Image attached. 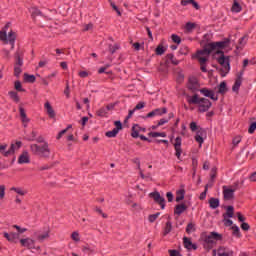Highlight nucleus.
<instances>
[{
    "mask_svg": "<svg viewBox=\"0 0 256 256\" xmlns=\"http://www.w3.org/2000/svg\"><path fill=\"white\" fill-rule=\"evenodd\" d=\"M229 43H231V39L226 38L220 42H212L207 44L204 49L198 50L194 55H192V59H197L200 63V69L203 73H207V61H209V55L213 52L221 53V49H225V47H229Z\"/></svg>",
    "mask_w": 256,
    "mask_h": 256,
    "instance_id": "1",
    "label": "nucleus"
},
{
    "mask_svg": "<svg viewBox=\"0 0 256 256\" xmlns=\"http://www.w3.org/2000/svg\"><path fill=\"white\" fill-rule=\"evenodd\" d=\"M37 143H43V145L31 144L30 151L33 155H37L38 157H43L44 159H48L51 155V150L49 149V143L45 141L43 136H40L36 139Z\"/></svg>",
    "mask_w": 256,
    "mask_h": 256,
    "instance_id": "2",
    "label": "nucleus"
},
{
    "mask_svg": "<svg viewBox=\"0 0 256 256\" xmlns=\"http://www.w3.org/2000/svg\"><path fill=\"white\" fill-rule=\"evenodd\" d=\"M188 103L190 105H197L200 113H205L211 109V101L207 98H201L199 95L194 94L188 97Z\"/></svg>",
    "mask_w": 256,
    "mask_h": 256,
    "instance_id": "3",
    "label": "nucleus"
},
{
    "mask_svg": "<svg viewBox=\"0 0 256 256\" xmlns=\"http://www.w3.org/2000/svg\"><path fill=\"white\" fill-rule=\"evenodd\" d=\"M9 25V23L6 24L3 31H0V41H3L4 43H10L11 49H15V39H17V36L13 31L9 32L7 36V29H9Z\"/></svg>",
    "mask_w": 256,
    "mask_h": 256,
    "instance_id": "4",
    "label": "nucleus"
},
{
    "mask_svg": "<svg viewBox=\"0 0 256 256\" xmlns=\"http://www.w3.org/2000/svg\"><path fill=\"white\" fill-rule=\"evenodd\" d=\"M223 236L217 232H211L210 234L206 235L204 238V245L207 249H212V247L217 243V241H221Z\"/></svg>",
    "mask_w": 256,
    "mask_h": 256,
    "instance_id": "5",
    "label": "nucleus"
},
{
    "mask_svg": "<svg viewBox=\"0 0 256 256\" xmlns=\"http://www.w3.org/2000/svg\"><path fill=\"white\" fill-rule=\"evenodd\" d=\"M21 145H22L21 141H17L16 143L11 144L9 150L6 151L7 144H1L0 153L4 155V157H9V155H13L15 151H19V149H21Z\"/></svg>",
    "mask_w": 256,
    "mask_h": 256,
    "instance_id": "6",
    "label": "nucleus"
},
{
    "mask_svg": "<svg viewBox=\"0 0 256 256\" xmlns=\"http://www.w3.org/2000/svg\"><path fill=\"white\" fill-rule=\"evenodd\" d=\"M166 59L167 60L165 65L161 64L159 68V71H161L162 73L167 72V67H169V63H172V65H177L179 63V60H177L173 54H168Z\"/></svg>",
    "mask_w": 256,
    "mask_h": 256,
    "instance_id": "7",
    "label": "nucleus"
},
{
    "mask_svg": "<svg viewBox=\"0 0 256 256\" xmlns=\"http://www.w3.org/2000/svg\"><path fill=\"white\" fill-rule=\"evenodd\" d=\"M221 57L218 58V63L222 66V71L224 73H229V70L231 69V66H229V58L225 57L223 55V51L220 50Z\"/></svg>",
    "mask_w": 256,
    "mask_h": 256,
    "instance_id": "8",
    "label": "nucleus"
},
{
    "mask_svg": "<svg viewBox=\"0 0 256 256\" xmlns=\"http://www.w3.org/2000/svg\"><path fill=\"white\" fill-rule=\"evenodd\" d=\"M16 62L14 65V75L15 77H19L21 75V72L23 71L21 67H23V58L19 55V53H16L15 55Z\"/></svg>",
    "mask_w": 256,
    "mask_h": 256,
    "instance_id": "9",
    "label": "nucleus"
},
{
    "mask_svg": "<svg viewBox=\"0 0 256 256\" xmlns=\"http://www.w3.org/2000/svg\"><path fill=\"white\" fill-rule=\"evenodd\" d=\"M152 199H154L155 203L161 206V209H165V198L159 194V192H152L149 194Z\"/></svg>",
    "mask_w": 256,
    "mask_h": 256,
    "instance_id": "10",
    "label": "nucleus"
},
{
    "mask_svg": "<svg viewBox=\"0 0 256 256\" xmlns=\"http://www.w3.org/2000/svg\"><path fill=\"white\" fill-rule=\"evenodd\" d=\"M199 87V80L194 76L190 77L188 80V89L192 91V93H195V91H199Z\"/></svg>",
    "mask_w": 256,
    "mask_h": 256,
    "instance_id": "11",
    "label": "nucleus"
},
{
    "mask_svg": "<svg viewBox=\"0 0 256 256\" xmlns=\"http://www.w3.org/2000/svg\"><path fill=\"white\" fill-rule=\"evenodd\" d=\"M181 137H177L175 139V143H174V149H175V156L177 157V159H181V154L183 153V150L181 149Z\"/></svg>",
    "mask_w": 256,
    "mask_h": 256,
    "instance_id": "12",
    "label": "nucleus"
},
{
    "mask_svg": "<svg viewBox=\"0 0 256 256\" xmlns=\"http://www.w3.org/2000/svg\"><path fill=\"white\" fill-rule=\"evenodd\" d=\"M200 93L204 95V97L212 99V101H217V99H219L217 96H215V91L209 90L207 88L200 89Z\"/></svg>",
    "mask_w": 256,
    "mask_h": 256,
    "instance_id": "13",
    "label": "nucleus"
},
{
    "mask_svg": "<svg viewBox=\"0 0 256 256\" xmlns=\"http://www.w3.org/2000/svg\"><path fill=\"white\" fill-rule=\"evenodd\" d=\"M20 243H21L22 247H27V249H36L35 240H33L31 238L21 239Z\"/></svg>",
    "mask_w": 256,
    "mask_h": 256,
    "instance_id": "14",
    "label": "nucleus"
},
{
    "mask_svg": "<svg viewBox=\"0 0 256 256\" xmlns=\"http://www.w3.org/2000/svg\"><path fill=\"white\" fill-rule=\"evenodd\" d=\"M167 113V108H157L150 113L147 114L148 118H153V117H159L161 115H165Z\"/></svg>",
    "mask_w": 256,
    "mask_h": 256,
    "instance_id": "15",
    "label": "nucleus"
},
{
    "mask_svg": "<svg viewBox=\"0 0 256 256\" xmlns=\"http://www.w3.org/2000/svg\"><path fill=\"white\" fill-rule=\"evenodd\" d=\"M223 195L226 201H231V199H233V196L235 195V189L227 188L226 186H224Z\"/></svg>",
    "mask_w": 256,
    "mask_h": 256,
    "instance_id": "16",
    "label": "nucleus"
},
{
    "mask_svg": "<svg viewBox=\"0 0 256 256\" xmlns=\"http://www.w3.org/2000/svg\"><path fill=\"white\" fill-rule=\"evenodd\" d=\"M19 111H20V118H21V121H22V125H23V127H27V125H29L30 120L27 117V114L25 113V109L20 107Z\"/></svg>",
    "mask_w": 256,
    "mask_h": 256,
    "instance_id": "17",
    "label": "nucleus"
},
{
    "mask_svg": "<svg viewBox=\"0 0 256 256\" xmlns=\"http://www.w3.org/2000/svg\"><path fill=\"white\" fill-rule=\"evenodd\" d=\"M18 163L23 165V163H29V152L24 151L18 158Z\"/></svg>",
    "mask_w": 256,
    "mask_h": 256,
    "instance_id": "18",
    "label": "nucleus"
},
{
    "mask_svg": "<svg viewBox=\"0 0 256 256\" xmlns=\"http://www.w3.org/2000/svg\"><path fill=\"white\" fill-rule=\"evenodd\" d=\"M218 256H233V250H229V248H219Z\"/></svg>",
    "mask_w": 256,
    "mask_h": 256,
    "instance_id": "19",
    "label": "nucleus"
},
{
    "mask_svg": "<svg viewBox=\"0 0 256 256\" xmlns=\"http://www.w3.org/2000/svg\"><path fill=\"white\" fill-rule=\"evenodd\" d=\"M242 9L243 7L241 6V4L237 0H234L231 7L232 13H241Z\"/></svg>",
    "mask_w": 256,
    "mask_h": 256,
    "instance_id": "20",
    "label": "nucleus"
},
{
    "mask_svg": "<svg viewBox=\"0 0 256 256\" xmlns=\"http://www.w3.org/2000/svg\"><path fill=\"white\" fill-rule=\"evenodd\" d=\"M47 239H49V229L37 235V240L39 243H43V241H47Z\"/></svg>",
    "mask_w": 256,
    "mask_h": 256,
    "instance_id": "21",
    "label": "nucleus"
},
{
    "mask_svg": "<svg viewBox=\"0 0 256 256\" xmlns=\"http://www.w3.org/2000/svg\"><path fill=\"white\" fill-rule=\"evenodd\" d=\"M183 243H184V247L186 249H194V250L197 249V246L195 244H193V242H191V239H189L187 237H185L183 239Z\"/></svg>",
    "mask_w": 256,
    "mask_h": 256,
    "instance_id": "22",
    "label": "nucleus"
},
{
    "mask_svg": "<svg viewBox=\"0 0 256 256\" xmlns=\"http://www.w3.org/2000/svg\"><path fill=\"white\" fill-rule=\"evenodd\" d=\"M187 211V206L185 204H178L175 207L174 213L175 215H181V213H185Z\"/></svg>",
    "mask_w": 256,
    "mask_h": 256,
    "instance_id": "23",
    "label": "nucleus"
},
{
    "mask_svg": "<svg viewBox=\"0 0 256 256\" xmlns=\"http://www.w3.org/2000/svg\"><path fill=\"white\" fill-rule=\"evenodd\" d=\"M44 107H45L49 117H51V118L55 117V110H53V107L51 106V104L49 102H46L44 104Z\"/></svg>",
    "mask_w": 256,
    "mask_h": 256,
    "instance_id": "24",
    "label": "nucleus"
},
{
    "mask_svg": "<svg viewBox=\"0 0 256 256\" xmlns=\"http://www.w3.org/2000/svg\"><path fill=\"white\" fill-rule=\"evenodd\" d=\"M185 199V189H180L176 192V201L177 203L183 201Z\"/></svg>",
    "mask_w": 256,
    "mask_h": 256,
    "instance_id": "25",
    "label": "nucleus"
},
{
    "mask_svg": "<svg viewBox=\"0 0 256 256\" xmlns=\"http://www.w3.org/2000/svg\"><path fill=\"white\" fill-rule=\"evenodd\" d=\"M234 211H235V209L233 208V206H228L227 207V212L223 215L224 219L225 218L227 219V217L233 218Z\"/></svg>",
    "mask_w": 256,
    "mask_h": 256,
    "instance_id": "26",
    "label": "nucleus"
},
{
    "mask_svg": "<svg viewBox=\"0 0 256 256\" xmlns=\"http://www.w3.org/2000/svg\"><path fill=\"white\" fill-rule=\"evenodd\" d=\"M209 205H210L211 209H217V207H219V199L210 198Z\"/></svg>",
    "mask_w": 256,
    "mask_h": 256,
    "instance_id": "27",
    "label": "nucleus"
},
{
    "mask_svg": "<svg viewBox=\"0 0 256 256\" xmlns=\"http://www.w3.org/2000/svg\"><path fill=\"white\" fill-rule=\"evenodd\" d=\"M10 191H14L15 193H17V195H21L23 197V195H27V191H25L23 188H19V187H12L10 189Z\"/></svg>",
    "mask_w": 256,
    "mask_h": 256,
    "instance_id": "28",
    "label": "nucleus"
},
{
    "mask_svg": "<svg viewBox=\"0 0 256 256\" xmlns=\"http://www.w3.org/2000/svg\"><path fill=\"white\" fill-rule=\"evenodd\" d=\"M218 93L221 95H224V93H227V83L222 82L218 87Z\"/></svg>",
    "mask_w": 256,
    "mask_h": 256,
    "instance_id": "29",
    "label": "nucleus"
},
{
    "mask_svg": "<svg viewBox=\"0 0 256 256\" xmlns=\"http://www.w3.org/2000/svg\"><path fill=\"white\" fill-rule=\"evenodd\" d=\"M247 36H243L239 39V46H237V49H242V47H245L247 44Z\"/></svg>",
    "mask_w": 256,
    "mask_h": 256,
    "instance_id": "30",
    "label": "nucleus"
},
{
    "mask_svg": "<svg viewBox=\"0 0 256 256\" xmlns=\"http://www.w3.org/2000/svg\"><path fill=\"white\" fill-rule=\"evenodd\" d=\"M203 133H201V130H199L195 136V141H197V143H199L200 145H203Z\"/></svg>",
    "mask_w": 256,
    "mask_h": 256,
    "instance_id": "31",
    "label": "nucleus"
},
{
    "mask_svg": "<svg viewBox=\"0 0 256 256\" xmlns=\"http://www.w3.org/2000/svg\"><path fill=\"white\" fill-rule=\"evenodd\" d=\"M137 129H140V126H139V125H134V126L132 127L131 136H132L134 139H137V137H139V132L137 131Z\"/></svg>",
    "mask_w": 256,
    "mask_h": 256,
    "instance_id": "32",
    "label": "nucleus"
},
{
    "mask_svg": "<svg viewBox=\"0 0 256 256\" xmlns=\"http://www.w3.org/2000/svg\"><path fill=\"white\" fill-rule=\"evenodd\" d=\"M215 177H217V169L213 168L211 171V179H210L209 187L213 186V181H215Z\"/></svg>",
    "mask_w": 256,
    "mask_h": 256,
    "instance_id": "33",
    "label": "nucleus"
},
{
    "mask_svg": "<svg viewBox=\"0 0 256 256\" xmlns=\"http://www.w3.org/2000/svg\"><path fill=\"white\" fill-rule=\"evenodd\" d=\"M98 117H107V109L106 108H100L99 110H97L96 112Z\"/></svg>",
    "mask_w": 256,
    "mask_h": 256,
    "instance_id": "34",
    "label": "nucleus"
},
{
    "mask_svg": "<svg viewBox=\"0 0 256 256\" xmlns=\"http://www.w3.org/2000/svg\"><path fill=\"white\" fill-rule=\"evenodd\" d=\"M150 137H167V134L165 132H150Z\"/></svg>",
    "mask_w": 256,
    "mask_h": 256,
    "instance_id": "35",
    "label": "nucleus"
},
{
    "mask_svg": "<svg viewBox=\"0 0 256 256\" xmlns=\"http://www.w3.org/2000/svg\"><path fill=\"white\" fill-rule=\"evenodd\" d=\"M239 87H241V78H237L233 87H232V90L237 92L239 91Z\"/></svg>",
    "mask_w": 256,
    "mask_h": 256,
    "instance_id": "36",
    "label": "nucleus"
},
{
    "mask_svg": "<svg viewBox=\"0 0 256 256\" xmlns=\"http://www.w3.org/2000/svg\"><path fill=\"white\" fill-rule=\"evenodd\" d=\"M24 80L27 81V83H35V76L24 74Z\"/></svg>",
    "mask_w": 256,
    "mask_h": 256,
    "instance_id": "37",
    "label": "nucleus"
},
{
    "mask_svg": "<svg viewBox=\"0 0 256 256\" xmlns=\"http://www.w3.org/2000/svg\"><path fill=\"white\" fill-rule=\"evenodd\" d=\"M195 27H196L195 23L188 22V23H186L185 29H186V31H188V33H191V31H193V29H195Z\"/></svg>",
    "mask_w": 256,
    "mask_h": 256,
    "instance_id": "38",
    "label": "nucleus"
},
{
    "mask_svg": "<svg viewBox=\"0 0 256 256\" xmlns=\"http://www.w3.org/2000/svg\"><path fill=\"white\" fill-rule=\"evenodd\" d=\"M171 229H173V226L170 221L166 223L165 229H164V235H168V233H171Z\"/></svg>",
    "mask_w": 256,
    "mask_h": 256,
    "instance_id": "39",
    "label": "nucleus"
},
{
    "mask_svg": "<svg viewBox=\"0 0 256 256\" xmlns=\"http://www.w3.org/2000/svg\"><path fill=\"white\" fill-rule=\"evenodd\" d=\"M118 133L119 132L117 131V129H113L112 131L106 132V137H109V138L117 137Z\"/></svg>",
    "mask_w": 256,
    "mask_h": 256,
    "instance_id": "40",
    "label": "nucleus"
},
{
    "mask_svg": "<svg viewBox=\"0 0 256 256\" xmlns=\"http://www.w3.org/2000/svg\"><path fill=\"white\" fill-rule=\"evenodd\" d=\"M9 95L11 99H13V101H15L16 103H19V95H17V92L11 91L9 92Z\"/></svg>",
    "mask_w": 256,
    "mask_h": 256,
    "instance_id": "41",
    "label": "nucleus"
},
{
    "mask_svg": "<svg viewBox=\"0 0 256 256\" xmlns=\"http://www.w3.org/2000/svg\"><path fill=\"white\" fill-rule=\"evenodd\" d=\"M30 13L32 15V17H37V15H41V11H39L38 8L32 7L30 9Z\"/></svg>",
    "mask_w": 256,
    "mask_h": 256,
    "instance_id": "42",
    "label": "nucleus"
},
{
    "mask_svg": "<svg viewBox=\"0 0 256 256\" xmlns=\"http://www.w3.org/2000/svg\"><path fill=\"white\" fill-rule=\"evenodd\" d=\"M159 215H161V213H156V214H152L149 216V221L150 223H155V221H157V219L159 218Z\"/></svg>",
    "mask_w": 256,
    "mask_h": 256,
    "instance_id": "43",
    "label": "nucleus"
},
{
    "mask_svg": "<svg viewBox=\"0 0 256 256\" xmlns=\"http://www.w3.org/2000/svg\"><path fill=\"white\" fill-rule=\"evenodd\" d=\"M209 187H211V186H209V184H207V185L205 186L204 192H202V193L200 194L199 199H200L201 201H203V200L205 199V197H207V191H208Z\"/></svg>",
    "mask_w": 256,
    "mask_h": 256,
    "instance_id": "44",
    "label": "nucleus"
},
{
    "mask_svg": "<svg viewBox=\"0 0 256 256\" xmlns=\"http://www.w3.org/2000/svg\"><path fill=\"white\" fill-rule=\"evenodd\" d=\"M195 231V224L189 223L186 227V233H193Z\"/></svg>",
    "mask_w": 256,
    "mask_h": 256,
    "instance_id": "45",
    "label": "nucleus"
},
{
    "mask_svg": "<svg viewBox=\"0 0 256 256\" xmlns=\"http://www.w3.org/2000/svg\"><path fill=\"white\" fill-rule=\"evenodd\" d=\"M132 47L135 49V51H140V49H143V44L135 42L134 44H132Z\"/></svg>",
    "mask_w": 256,
    "mask_h": 256,
    "instance_id": "46",
    "label": "nucleus"
},
{
    "mask_svg": "<svg viewBox=\"0 0 256 256\" xmlns=\"http://www.w3.org/2000/svg\"><path fill=\"white\" fill-rule=\"evenodd\" d=\"M171 38H172V41H173L174 43H177V45H179V43H181V38H180L178 35L173 34V35L171 36Z\"/></svg>",
    "mask_w": 256,
    "mask_h": 256,
    "instance_id": "47",
    "label": "nucleus"
},
{
    "mask_svg": "<svg viewBox=\"0 0 256 256\" xmlns=\"http://www.w3.org/2000/svg\"><path fill=\"white\" fill-rule=\"evenodd\" d=\"M190 129H191V131H199V126L197 125V123L196 122H191L190 123Z\"/></svg>",
    "mask_w": 256,
    "mask_h": 256,
    "instance_id": "48",
    "label": "nucleus"
},
{
    "mask_svg": "<svg viewBox=\"0 0 256 256\" xmlns=\"http://www.w3.org/2000/svg\"><path fill=\"white\" fill-rule=\"evenodd\" d=\"M5 199V185H0V200Z\"/></svg>",
    "mask_w": 256,
    "mask_h": 256,
    "instance_id": "49",
    "label": "nucleus"
},
{
    "mask_svg": "<svg viewBox=\"0 0 256 256\" xmlns=\"http://www.w3.org/2000/svg\"><path fill=\"white\" fill-rule=\"evenodd\" d=\"M163 53H165V49H163V46H162V45H159V46L156 48V55H163Z\"/></svg>",
    "mask_w": 256,
    "mask_h": 256,
    "instance_id": "50",
    "label": "nucleus"
},
{
    "mask_svg": "<svg viewBox=\"0 0 256 256\" xmlns=\"http://www.w3.org/2000/svg\"><path fill=\"white\" fill-rule=\"evenodd\" d=\"M255 130H256V122H253L248 129V133L253 134L255 133Z\"/></svg>",
    "mask_w": 256,
    "mask_h": 256,
    "instance_id": "51",
    "label": "nucleus"
},
{
    "mask_svg": "<svg viewBox=\"0 0 256 256\" xmlns=\"http://www.w3.org/2000/svg\"><path fill=\"white\" fill-rule=\"evenodd\" d=\"M71 239L73 241L79 242L80 241L79 233L78 232H73L72 235H71Z\"/></svg>",
    "mask_w": 256,
    "mask_h": 256,
    "instance_id": "52",
    "label": "nucleus"
},
{
    "mask_svg": "<svg viewBox=\"0 0 256 256\" xmlns=\"http://www.w3.org/2000/svg\"><path fill=\"white\" fill-rule=\"evenodd\" d=\"M114 125H115V128H114V129H117L118 132L123 129V124H121V121H116V122L114 123Z\"/></svg>",
    "mask_w": 256,
    "mask_h": 256,
    "instance_id": "53",
    "label": "nucleus"
},
{
    "mask_svg": "<svg viewBox=\"0 0 256 256\" xmlns=\"http://www.w3.org/2000/svg\"><path fill=\"white\" fill-rule=\"evenodd\" d=\"M224 225L226 227H231L233 225V220H231L229 218H224Z\"/></svg>",
    "mask_w": 256,
    "mask_h": 256,
    "instance_id": "54",
    "label": "nucleus"
},
{
    "mask_svg": "<svg viewBox=\"0 0 256 256\" xmlns=\"http://www.w3.org/2000/svg\"><path fill=\"white\" fill-rule=\"evenodd\" d=\"M117 49H119V46L117 44L115 45H109V51L110 53H115V51H117Z\"/></svg>",
    "mask_w": 256,
    "mask_h": 256,
    "instance_id": "55",
    "label": "nucleus"
},
{
    "mask_svg": "<svg viewBox=\"0 0 256 256\" xmlns=\"http://www.w3.org/2000/svg\"><path fill=\"white\" fill-rule=\"evenodd\" d=\"M241 143V136H236L234 139H233V145L235 147H237L238 144Z\"/></svg>",
    "mask_w": 256,
    "mask_h": 256,
    "instance_id": "56",
    "label": "nucleus"
},
{
    "mask_svg": "<svg viewBox=\"0 0 256 256\" xmlns=\"http://www.w3.org/2000/svg\"><path fill=\"white\" fill-rule=\"evenodd\" d=\"M193 3V0H182L181 5L183 7H187V5H191Z\"/></svg>",
    "mask_w": 256,
    "mask_h": 256,
    "instance_id": "57",
    "label": "nucleus"
},
{
    "mask_svg": "<svg viewBox=\"0 0 256 256\" xmlns=\"http://www.w3.org/2000/svg\"><path fill=\"white\" fill-rule=\"evenodd\" d=\"M143 107H145V103L140 102L135 106L134 111H139V109H143Z\"/></svg>",
    "mask_w": 256,
    "mask_h": 256,
    "instance_id": "58",
    "label": "nucleus"
},
{
    "mask_svg": "<svg viewBox=\"0 0 256 256\" xmlns=\"http://www.w3.org/2000/svg\"><path fill=\"white\" fill-rule=\"evenodd\" d=\"M233 235L239 237V228L237 226H232Z\"/></svg>",
    "mask_w": 256,
    "mask_h": 256,
    "instance_id": "59",
    "label": "nucleus"
},
{
    "mask_svg": "<svg viewBox=\"0 0 256 256\" xmlns=\"http://www.w3.org/2000/svg\"><path fill=\"white\" fill-rule=\"evenodd\" d=\"M14 239H19V234L12 232L10 233V241H13Z\"/></svg>",
    "mask_w": 256,
    "mask_h": 256,
    "instance_id": "60",
    "label": "nucleus"
},
{
    "mask_svg": "<svg viewBox=\"0 0 256 256\" xmlns=\"http://www.w3.org/2000/svg\"><path fill=\"white\" fill-rule=\"evenodd\" d=\"M13 227L17 229L18 233H25V231H27L26 228H20L18 225H14Z\"/></svg>",
    "mask_w": 256,
    "mask_h": 256,
    "instance_id": "61",
    "label": "nucleus"
},
{
    "mask_svg": "<svg viewBox=\"0 0 256 256\" xmlns=\"http://www.w3.org/2000/svg\"><path fill=\"white\" fill-rule=\"evenodd\" d=\"M15 89L16 91H23V89L21 88V82L19 81L15 82Z\"/></svg>",
    "mask_w": 256,
    "mask_h": 256,
    "instance_id": "62",
    "label": "nucleus"
},
{
    "mask_svg": "<svg viewBox=\"0 0 256 256\" xmlns=\"http://www.w3.org/2000/svg\"><path fill=\"white\" fill-rule=\"evenodd\" d=\"M166 197H167L169 203H171V201H173V193L167 192Z\"/></svg>",
    "mask_w": 256,
    "mask_h": 256,
    "instance_id": "63",
    "label": "nucleus"
},
{
    "mask_svg": "<svg viewBox=\"0 0 256 256\" xmlns=\"http://www.w3.org/2000/svg\"><path fill=\"white\" fill-rule=\"evenodd\" d=\"M170 256H179V252L177 250H170Z\"/></svg>",
    "mask_w": 256,
    "mask_h": 256,
    "instance_id": "64",
    "label": "nucleus"
}]
</instances>
